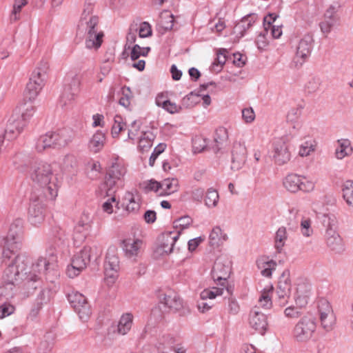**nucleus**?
I'll list each match as a JSON object with an SVG mask.
<instances>
[{"label": "nucleus", "mask_w": 353, "mask_h": 353, "mask_svg": "<svg viewBox=\"0 0 353 353\" xmlns=\"http://www.w3.org/2000/svg\"><path fill=\"white\" fill-rule=\"evenodd\" d=\"M301 116V110L297 108H291L286 116L288 123L292 124L294 128H299V119Z\"/></svg>", "instance_id": "nucleus-50"}, {"label": "nucleus", "mask_w": 353, "mask_h": 353, "mask_svg": "<svg viewBox=\"0 0 353 353\" xmlns=\"http://www.w3.org/2000/svg\"><path fill=\"white\" fill-rule=\"evenodd\" d=\"M50 296L51 291L49 289H43L38 294L35 303L43 307V305L47 304L50 301Z\"/></svg>", "instance_id": "nucleus-57"}, {"label": "nucleus", "mask_w": 353, "mask_h": 353, "mask_svg": "<svg viewBox=\"0 0 353 353\" xmlns=\"http://www.w3.org/2000/svg\"><path fill=\"white\" fill-rule=\"evenodd\" d=\"M154 138V134L150 130L142 132L137 141L139 150L141 152L148 151L152 146Z\"/></svg>", "instance_id": "nucleus-33"}, {"label": "nucleus", "mask_w": 353, "mask_h": 353, "mask_svg": "<svg viewBox=\"0 0 353 353\" xmlns=\"http://www.w3.org/2000/svg\"><path fill=\"white\" fill-rule=\"evenodd\" d=\"M302 285H299L297 288V294L295 297V302L299 307L289 306L284 310V314L289 319H297L301 315V307L307 303L309 298V291L307 290L304 294H302Z\"/></svg>", "instance_id": "nucleus-18"}, {"label": "nucleus", "mask_w": 353, "mask_h": 353, "mask_svg": "<svg viewBox=\"0 0 353 353\" xmlns=\"http://www.w3.org/2000/svg\"><path fill=\"white\" fill-rule=\"evenodd\" d=\"M28 3V0H13L12 9L10 14V21L16 22L21 18L22 9Z\"/></svg>", "instance_id": "nucleus-38"}, {"label": "nucleus", "mask_w": 353, "mask_h": 353, "mask_svg": "<svg viewBox=\"0 0 353 353\" xmlns=\"http://www.w3.org/2000/svg\"><path fill=\"white\" fill-rule=\"evenodd\" d=\"M139 35L141 38H145L152 35V28L149 23L143 22L140 24Z\"/></svg>", "instance_id": "nucleus-64"}, {"label": "nucleus", "mask_w": 353, "mask_h": 353, "mask_svg": "<svg viewBox=\"0 0 353 353\" xmlns=\"http://www.w3.org/2000/svg\"><path fill=\"white\" fill-rule=\"evenodd\" d=\"M125 123L123 119L120 115H115L114 122L112 126L111 133L114 138L117 137L119 133L124 130Z\"/></svg>", "instance_id": "nucleus-51"}, {"label": "nucleus", "mask_w": 353, "mask_h": 353, "mask_svg": "<svg viewBox=\"0 0 353 353\" xmlns=\"http://www.w3.org/2000/svg\"><path fill=\"white\" fill-rule=\"evenodd\" d=\"M133 320L134 316L131 313L123 314L113 332L120 335L127 334L132 327Z\"/></svg>", "instance_id": "nucleus-28"}, {"label": "nucleus", "mask_w": 353, "mask_h": 353, "mask_svg": "<svg viewBox=\"0 0 353 353\" xmlns=\"http://www.w3.org/2000/svg\"><path fill=\"white\" fill-rule=\"evenodd\" d=\"M343 196L347 204L353 207V181H346L344 183Z\"/></svg>", "instance_id": "nucleus-47"}, {"label": "nucleus", "mask_w": 353, "mask_h": 353, "mask_svg": "<svg viewBox=\"0 0 353 353\" xmlns=\"http://www.w3.org/2000/svg\"><path fill=\"white\" fill-rule=\"evenodd\" d=\"M75 95L73 93H70L67 90H64L60 99V104L62 107L70 106L74 100Z\"/></svg>", "instance_id": "nucleus-61"}, {"label": "nucleus", "mask_w": 353, "mask_h": 353, "mask_svg": "<svg viewBox=\"0 0 353 353\" xmlns=\"http://www.w3.org/2000/svg\"><path fill=\"white\" fill-rule=\"evenodd\" d=\"M257 266L263 276L270 277L276 269V263L268 257H262L257 261Z\"/></svg>", "instance_id": "nucleus-32"}, {"label": "nucleus", "mask_w": 353, "mask_h": 353, "mask_svg": "<svg viewBox=\"0 0 353 353\" xmlns=\"http://www.w3.org/2000/svg\"><path fill=\"white\" fill-rule=\"evenodd\" d=\"M155 102L157 106L162 108L170 114L179 113L181 110L180 105L168 99L163 94L157 95Z\"/></svg>", "instance_id": "nucleus-29"}, {"label": "nucleus", "mask_w": 353, "mask_h": 353, "mask_svg": "<svg viewBox=\"0 0 353 353\" xmlns=\"http://www.w3.org/2000/svg\"><path fill=\"white\" fill-rule=\"evenodd\" d=\"M142 339H153L157 341L159 345L169 343L172 341V336L170 334L163 332L159 327L148 323L141 334Z\"/></svg>", "instance_id": "nucleus-17"}, {"label": "nucleus", "mask_w": 353, "mask_h": 353, "mask_svg": "<svg viewBox=\"0 0 353 353\" xmlns=\"http://www.w3.org/2000/svg\"><path fill=\"white\" fill-rule=\"evenodd\" d=\"M227 51L225 49L220 50L217 53V57L216 60L212 64V70L218 72H219L224 63L226 61V54Z\"/></svg>", "instance_id": "nucleus-52"}, {"label": "nucleus", "mask_w": 353, "mask_h": 353, "mask_svg": "<svg viewBox=\"0 0 353 353\" xmlns=\"http://www.w3.org/2000/svg\"><path fill=\"white\" fill-rule=\"evenodd\" d=\"M181 234V230L172 228L165 230L157 238L154 254L157 256H167L174 250L176 241Z\"/></svg>", "instance_id": "nucleus-7"}, {"label": "nucleus", "mask_w": 353, "mask_h": 353, "mask_svg": "<svg viewBox=\"0 0 353 353\" xmlns=\"http://www.w3.org/2000/svg\"><path fill=\"white\" fill-rule=\"evenodd\" d=\"M313 215L307 218H303L302 221H310L311 219H316L319 220L328 219L329 221L335 219L334 214L328 212L327 209H322L320 211H317L316 209L312 210Z\"/></svg>", "instance_id": "nucleus-48"}, {"label": "nucleus", "mask_w": 353, "mask_h": 353, "mask_svg": "<svg viewBox=\"0 0 353 353\" xmlns=\"http://www.w3.org/2000/svg\"><path fill=\"white\" fill-rule=\"evenodd\" d=\"M276 20V16L270 14L265 17L263 20L264 32L268 34L270 32V34L274 39L279 38L282 34L281 26L272 25V23Z\"/></svg>", "instance_id": "nucleus-30"}, {"label": "nucleus", "mask_w": 353, "mask_h": 353, "mask_svg": "<svg viewBox=\"0 0 353 353\" xmlns=\"http://www.w3.org/2000/svg\"><path fill=\"white\" fill-rule=\"evenodd\" d=\"M93 6L85 5L81 14L79 28L85 30V45L90 50H98L103 41L104 33L99 26V19L92 14Z\"/></svg>", "instance_id": "nucleus-2"}, {"label": "nucleus", "mask_w": 353, "mask_h": 353, "mask_svg": "<svg viewBox=\"0 0 353 353\" xmlns=\"http://www.w3.org/2000/svg\"><path fill=\"white\" fill-rule=\"evenodd\" d=\"M35 148L39 152H42L47 148H53L51 132H48L41 136L37 141Z\"/></svg>", "instance_id": "nucleus-40"}, {"label": "nucleus", "mask_w": 353, "mask_h": 353, "mask_svg": "<svg viewBox=\"0 0 353 353\" xmlns=\"http://www.w3.org/2000/svg\"><path fill=\"white\" fill-rule=\"evenodd\" d=\"M313 37L312 34H305L299 41L296 54L293 58L292 64L295 68H300L310 56L313 48Z\"/></svg>", "instance_id": "nucleus-12"}, {"label": "nucleus", "mask_w": 353, "mask_h": 353, "mask_svg": "<svg viewBox=\"0 0 353 353\" xmlns=\"http://www.w3.org/2000/svg\"><path fill=\"white\" fill-rule=\"evenodd\" d=\"M160 309L164 312H176L183 307V301L177 294L170 292L164 294L159 303Z\"/></svg>", "instance_id": "nucleus-22"}, {"label": "nucleus", "mask_w": 353, "mask_h": 353, "mask_svg": "<svg viewBox=\"0 0 353 353\" xmlns=\"http://www.w3.org/2000/svg\"><path fill=\"white\" fill-rule=\"evenodd\" d=\"M106 142L105 134L101 130H97L88 142V149L93 154L102 150Z\"/></svg>", "instance_id": "nucleus-27"}, {"label": "nucleus", "mask_w": 353, "mask_h": 353, "mask_svg": "<svg viewBox=\"0 0 353 353\" xmlns=\"http://www.w3.org/2000/svg\"><path fill=\"white\" fill-rule=\"evenodd\" d=\"M139 129V125L136 121H133L128 129V139L132 141L133 144L139 139V137L141 134Z\"/></svg>", "instance_id": "nucleus-53"}, {"label": "nucleus", "mask_w": 353, "mask_h": 353, "mask_svg": "<svg viewBox=\"0 0 353 353\" xmlns=\"http://www.w3.org/2000/svg\"><path fill=\"white\" fill-rule=\"evenodd\" d=\"M249 324L250 327L263 334L265 333L268 321L266 316L263 314L258 307H254L249 314Z\"/></svg>", "instance_id": "nucleus-23"}, {"label": "nucleus", "mask_w": 353, "mask_h": 353, "mask_svg": "<svg viewBox=\"0 0 353 353\" xmlns=\"http://www.w3.org/2000/svg\"><path fill=\"white\" fill-rule=\"evenodd\" d=\"M49 68L48 62L44 60L41 61L37 66L32 72L30 77H40L46 81L47 77V72Z\"/></svg>", "instance_id": "nucleus-46"}, {"label": "nucleus", "mask_w": 353, "mask_h": 353, "mask_svg": "<svg viewBox=\"0 0 353 353\" xmlns=\"http://www.w3.org/2000/svg\"><path fill=\"white\" fill-rule=\"evenodd\" d=\"M125 173L126 167L123 160L119 158L114 159L104 182L99 187L101 196H112L121 185Z\"/></svg>", "instance_id": "nucleus-5"}, {"label": "nucleus", "mask_w": 353, "mask_h": 353, "mask_svg": "<svg viewBox=\"0 0 353 353\" xmlns=\"http://www.w3.org/2000/svg\"><path fill=\"white\" fill-rule=\"evenodd\" d=\"M247 150L244 144L235 142L232 149L231 168L233 170H240L245 163Z\"/></svg>", "instance_id": "nucleus-21"}, {"label": "nucleus", "mask_w": 353, "mask_h": 353, "mask_svg": "<svg viewBox=\"0 0 353 353\" xmlns=\"http://www.w3.org/2000/svg\"><path fill=\"white\" fill-rule=\"evenodd\" d=\"M174 16L172 14L166 12L162 15V26L165 30H172L174 26Z\"/></svg>", "instance_id": "nucleus-60"}, {"label": "nucleus", "mask_w": 353, "mask_h": 353, "mask_svg": "<svg viewBox=\"0 0 353 353\" xmlns=\"http://www.w3.org/2000/svg\"><path fill=\"white\" fill-rule=\"evenodd\" d=\"M288 239L286 229L283 227L279 228L275 235L274 248L277 253H281Z\"/></svg>", "instance_id": "nucleus-41"}, {"label": "nucleus", "mask_w": 353, "mask_h": 353, "mask_svg": "<svg viewBox=\"0 0 353 353\" xmlns=\"http://www.w3.org/2000/svg\"><path fill=\"white\" fill-rule=\"evenodd\" d=\"M214 142L216 143V148L217 151L220 150L222 148L227 145L228 141V132L224 127L218 128L214 133Z\"/></svg>", "instance_id": "nucleus-35"}, {"label": "nucleus", "mask_w": 353, "mask_h": 353, "mask_svg": "<svg viewBox=\"0 0 353 353\" xmlns=\"http://www.w3.org/2000/svg\"><path fill=\"white\" fill-rule=\"evenodd\" d=\"M23 225L21 222H12L6 238L0 239V267L7 264L18 254L21 248L23 239Z\"/></svg>", "instance_id": "nucleus-3"}, {"label": "nucleus", "mask_w": 353, "mask_h": 353, "mask_svg": "<svg viewBox=\"0 0 353 353\" xmlns=\"http://www.w3.org/2000/svg\"><path fill=\"white\" fill-rule=\"evenodd\" d=\"M316 328L315 319L304 316L295 325L292 331L293 337L299 342L307 341L313 336Z\"/></svg>", "instance_id": "nucleus-10"}, {"label": "nucleus", "mask_w": 353, "mask_h": 353, "mask_svg": "<svg viewBox=\"0 0 353 353\" xmlns=\"http://www.w3.org/2000/svg\"><path fill=\"white\" fill-rule=\"evenodd\" d=\"M125 255L129 259H135L145 247L143 240L139 237L128 238L122 241Z\"/></svg>", "instance_id": "nucleus-19"}, {"label": "nucleus", "mask_w": 353, "mask_h": 353, "mask_svg": "<svg viewBox=\"0 0 353 353\" xmlns=\"http://www.w3.org/2000/svg\"><path fill=\"white\" fill-rule=\"evenodd\" d=\"M143 187H141L145 192L154 191L159 192L161 190V182H158L154 180H150L145 181L143 184Z\"/></svg>", "instance_id": "nucleus-63"}, {"label": "nucleus", "mask_w": 353, "mask_h": 353, "mask_svg": "<svg viewBox=\"0 0 353 353\" xmlns=\"http://www.w3.org/2000/svg\"><path fill=\"white\" fill-rule=\"evenodd\" d=\"M45 208L43 205L39 201H32L30 204L28 214L30 218L43 219Z\"/></svg>", "instance_id": "nucleus-37"}, {"label": "nucleus", "mask_w": 353, "mask_h": 353, "mask_svg": "<svg viewBox=\"0 0 353 353\" xmlns=\"http://www.w3.org/2000/svg\"><path fill=\"white\" fill-rule=\"evenodd\" d=\"M17 108H19V112H21V119L26 124V121L30 119L34 113V107L31 103L20 104Z\"/></svg>", "instance_id": "nucleus-44"}, {"label": "nucleus", "mask_w": 353, "mask_h": 353, "mask_svg": "<svg viewBox=\"0 0 353 353\" xmlns=\"http://www.w3.org/2000/svg\"><path fill=\"white\" fill-rule=\"evenodd\" d=\"M291 294V283L289 277L285 274L279 278L276 296L277 301L281 306L285 305Z\"/></svg>", "instance_id": "nucleus-20"}, {"label": "nucleus", "mask_w": 353, "mask_h": 353, "mask_svg": "<svg viewBox=\"0 0 353 353\" xmlns=\"http://www.w3.org/2000/svg\"><path fill=\"white\" fill-rule=\"evenodd\" d=\"M115 248H110L108 250L104 263L105 280L108 285H112L118 277L119 260Z\"/></svg>", "instance_id": "nucleus-13"}, {"label": "nucleus", "mask_w": 353, "mask_h": 353, "mask_svg": "<svg viewBox=\"0 0 353 353\" xmlns=\"http://www.w3.org/2000/svg\"><path fill=\"white\" fill-rule=\"evenodd\" d=\"M10 261V263H7L8 267L4 270L3 279L6 285H14L19 280L22 279L28 267V263L19 254Z\"/></svg>", "instance_id": "nucleus-8"}, {"label": "nucleus", "mask_w": 353, "mask_h": 353, "mask_svg": "<svg viewBox=\"0 0 353 353\" xmlns=\"http://www.w3.org/2000/svg\"><path fill=\"white\" fill-rule=\"evenodd\" d=\"M46 81L40 77H30L25 90V97L30 101L34 100L44 86Z\"/></svg>", "instance_id": "nucleus-26"}, {"label": "nucleus", "mask_w": 353, "mask_h": 353, "mask_svg": "<svg viewBox=\"0 0 353 353\" xmlns=\"http://www.w3.org/2000/svg\"><path fill=\"white\" fill-rule=\"evenodd\" d=\"M118 205L114 196H111L102 205V209L105 212L111 214L114 212V208Z\"/></svg>", "instance_id": "nucleus-62"}, {"label": "nucleus", "mask_w": 353, "mask_h": 353, "mask_svg": "<svg viewBox=\"0 0 353 353\" xmlns=\"http://www.w3.org/2000/svg\"><path fill=\"white\" fill-rule=\"evenodd\" d=\"M316 149V143L312 140L302 143L299 147V154L302 157H307L314 152Z\"/></svg>", "instance_id": "nucleus-49"}, {"label": "nucleus", "mask_w": 353, "mask_h": 353, "mask_svg": "<svg viewBox=\"0 0 353 353\" xmlns=\"http://www.w3.org/2000/svg\"><path fill=\"white\" fill-rule=\"evenodd\" d=\"M283 185L288 191L292 193L299 191L310 192L315 188V183L312 180L296 174L287 175L283 181Z\"/></svg>", "instance_id": "nucleus-9"}, {"label": "nucleus", "mask_w": 353, "mask_h": 353, "mask_svg": "<svg viewBox=\"0 0 353 353\" xmlns=\"http://www.w3.org/2000/svg\"><path fill=\"white\" fill-rule=\"evenodd\" d=\"M124 204L125 210L128 212L134 213L139 210V199L137 196H134L132 193H127L124 198Z\"/></svg>", "instance_id": "nucleus-39"}, {"label": "nucleus", "mask_w": 353, "mask_h": 353, "mask_svg": "<svg viewBox=\"0 0 353 353\" xmlns=\"http://www.w3.org/2000/svg\"><path fill=\"white\" fill-rule=\"evenodd\" d=\"M53 149H61L66 147L72 141V135L70 130L61 129L50 132Z\"/></svg>", "instance_id": "nucleus-25"}, {"label": "nucleus", "mask_w": 353, "mask_h": 353, "mask_svg": "<svg viewBox=\"0 0 353 353\" xmlns=\"http://www.w3.org/2000/svg\"><path fill=\"white\" fill-rule=\"evenodd\" d=\"M273 288L270 286L268 289H264L259 299V305L260 307L269 309L271 307L272 303L270 294L272 293Z\"/></svg>", "instance_id": "nucleus-45"}, {"label": "nucleus", "mask_w": 353, "mask_h": 353, "mask_svg": "<svg viewBox=\"0 0 353 353\" xmlns=\"http://www.w3.org/2000/svg\"><path fill=\"white\" fill-rule=\"evenodd\" d=\"M272 154L275 163L279 165L287 163L291 159L289 145L283 139H276L273 142Z\"/></svg>", "instance_id": "nucleus-16"}, {"label": "nucleus", "mask_w": 353, "mask_h": 353, "mask_svg": "<svg viewBox=\"0 0 353 353\" xmlns=\"http://www.w3.org/2000/svg\"><path fill=\"white\" fill-rule=\"evenodd\" d=\"M230 272V261L225 256H220L217 258L212 270V274L214 280L220 282L221 285L224 286Z\"/></svg>", "instance_id": "nucleus-15"}, {"label": "nucleus", "mask_w": 353, "mask_h": 353, "mask_svg": "<svg viewBox=\"0 0 353 353\" xmlns=\"http://www.w3.org/2000/svg\"><path fill=\"white\" fill-rule=\"evenodd\" d=\"M102 250L97 246H85L79 253L74 254L71 263L67 266L66 274L70 278L79 276L85 269L92 259L97 260L101 256Z\"/></svg>", "instance_id": "nucleus-6"}, {"label": "nucleus", "mask_w": 353, "mask_h": 353, "mask_svg": "<svg viewBox=\"0 0 353 353\" xmlns=\"http://www.w3.org/2000/svg\"><path fill=\"white\" fill-rule=\"evenodd\" d=\"M219 199L218 192L212 188L207 190L205 196L204 203L208 208H214L216 206Z\"/></svg>", "instance_id": "nucleus-43"}, {"label": "nucleus", "mask_w": 353, "mask_h": 353, "mask_svg": "<svg viewBox=\"0 0 353 353\" xmlns=\"http://www.w3.org/2000/svg\"><path fill=\"white\" fill-rule=\"evenodd\" d=\"M352 153V148L350 140L339 139L336 142L334 155L337 159H343Z\"/></svg>", "instance_id": "nucleus-31"}, {"label": "nucleus", "mask_w": 353, "mask_h": 353, "mask_svg": "<svg viewBox=\"0 0 353 353\" xmlns=\"http://www.w3.org/2000/svg\"><path fill=\"white\" fill-rule=\"evenodd\" d=\"M122 97L119 99V104L123 107H128L130 104L131 91L128 87L121 88Z\"/></svg>", "instance_id": "nucleus-59"}, {"label": "nucleus", "mask_w": 353, "mask_h": 353, "mask_svg": "<svg viewBox=\"0 0 353 353\" xmlns=\"http://www.w3.org/2000/svg\"><path fill=\"white\" fill-rule=\"evenodd\" d=\"M324 235L327 247L335 253H341L344 251L343 240L337 232V226L334 222H327Z\"/></svg>", "instance_id": "nucleus-14"}, {"label": "nucleus", "mask_w": 353, "mask_h": 353, "mask_svg": "<svg viewBox=\"0 0 353 353\" xmlns=\"http://www.w3.org/2000/svg\"><path fill=\"white\" fill-rule=\"evenodd\" d=\"M25 123L21 120H19V117L12 116L7 123L5 133L3 137H1L4 140L12 141L16 139L18 135L21 132Z\"/></svg>", "instance_id": "nucleus-24"}, {"label": "nucleus", "mask_w": 353, "mask_h": 353, "mask_svg": "<svg viewBox=\"0 0 353 353\" xmlns=\"http://www.w3.org/2000/svg\"><path fill=\"white\" fill-rule=\"evenodd\" d=\"M223 288H213L212 289H205L201 292V298L203 300L213 299H215L217 296L223 294Z\"/></svg>", "instance_id": "nucleus-55"}, {"label": "nucleus", "mask_w": 353, "mask_h": 353, "mask_svg": "<svg viewBox=\"0 0 353 353\" xmlns=\"http://www.w3.org/2000/svg\"><path fill=\"white\" fill-rule=\"evenodd\" d=\"M15 311V307L10 303H4L0 305V319H4L11 314Z\"/></svg>", "instance_id": "nucleus-58"}, {"label": "nucleus", "mask_w": 353, "mask_h": 353, "mask_svg": "<svg viewBox=\"0 0 353 353\" xmlns=\"http://www.w3.org/2000/svg\"><path fill=\"white\" fill-rule=\"evenodd\" d=\"M210 239L213 243H218L221 241H225L227 239L226 234L222 231L220 227L213 228L211 233L210 234Z\"/></svg>", "instance_id": "nucleus-56"}, {"label": "nucleus", "mask_w": 353, "mask_h": 353, "mask_svg": "<svg viewBox=\"0 0 353 353\" xmlns=\"http://www.w3.org/2000/svg\"><path fill=\"white\" fill-rule=\"evenodd\" d=\"M50 274L57 276L54 265L50 263L46 259L39 258L32 264V271L28 274L25 272L22 276L23 287L27 290L24 292L25 295L28 296L39 287L41 275H45L47 280L51 281Z\"/></svg>", "instance_id": "nucleus-4"}, {"label": "nucleus", "mask_w": 353, "mask_h": 353, "mask_svg": "<svg viewBox=\"0 0 353 353\" xmlns=\"http://www.w3.org/2000/svg\"><path fill=\"white\" fill-rule=\"evenodd\" d=\"M29 176L36 185L43 189L46 198L55 200L62 179L59 173L54 170L53 163L43 161L34 162L30 167Z\"/></svg>", "instance_id": "nucleus-1"}, {"label": "nucleus", "mask_w": 353, "mask_h": 353, "mask_svg": "<svg viewBox=\"0 0 353 353\" xmlns=\"http://www.w3.org/2000/svg\"><path fill=\"white\" fill-rule=\"evenodd\" d=\"M68 300L74 311L78 314L79 319L83 322L87 321L92 312L90 305L84 295L79 292L72 291L68 294Z\"/></svg>", "instance_id": "nucleus-11"}, {"label": "nucleus", "mask_w": 353, "mask_h": 353, "mask_svg": "<svg viewBox=\"0 0 353 353\" xmlns=\"http://www.w3.org/2000/svg\"><path fill=\"white\" fill-rule=\"evenodd\" d=\"M179 187L176 178H167L161 181V194L170 195L178 191Z\"/></svg>", "instance_id": "nucleus-34"}, {"label": "nucleus", "mask_w": 353, "mask_h": 353, "mask_svg": "<svg viewBox=\"0 0 353 353\" xmlns=\"http://www.w3.org/2000/svg\"><path fill=\"white\" fill-rule=\"evenodd\" d=\"M150 51V48H141L138 44H135L130 52V59L132 61L137 60L140 57H145Z\"/></svg>", "instance_id": "nucleus-54"}, {"label": "nucleus", "mask_w": 353, "mask_h": 353, "mask_svg": "<svg viewBox=\"0 0 353 353\" xmlns=\"http://www.w3.org/2000/svg\"><path fill=\"white\" fill-rule=\"evenodd\" d=\"M321 327L326 332H330L333 330L336 318L333 312L327 313L325 314H321L319 316Z\"/></svg>", "instance_id": "nucleus-42"}, {"label": "nucleus", "mask_w": 353, "mask_h": 353, "mask_svg": "<svg viewBox=\"0 0 353 353\" xmlns=\"http://www.w3.org/2000/svg\"><path fill=\"white\" fill-rule=\"evenodd\" d=\"M77 166V157L72 153L66 154L61 163V168L63 172H72L74 170Z\"/></svg>", "instance_id": "nucleus-36"}]
</instances>
